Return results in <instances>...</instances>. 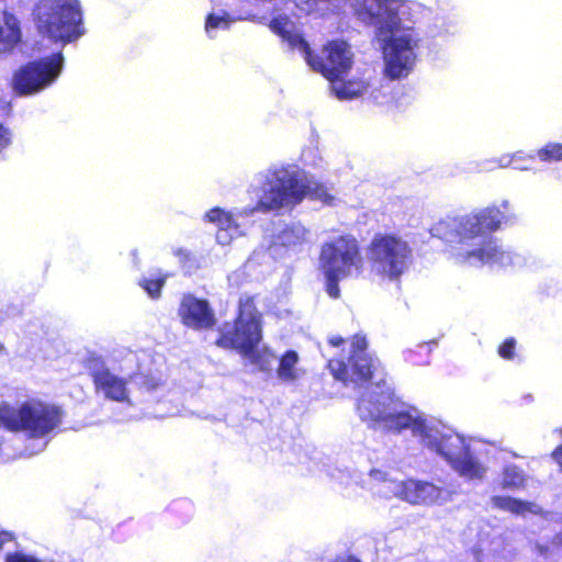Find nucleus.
Instances as JSON below:
<instances>
[{"mask_svg":"<svg viewBox=\"0 0 562 562\" xmlns=\"http://www.w3.org/2000/svg\"><path fill=\"white\" fill-rule=\"evenodd\" d=\"M367 347L366 337L356 335L347 362L339 359L328 361L335 379L364 387L357 403L360 419L374 429L394 432L409 429L423 447L442 458L461 477L483 481L487 467L476 458L470 440L440 420L427 417L402 402L383 379L375 383L369 382L374 376L379 361L368 353Z\"/></svg>","mask_w":562,"mask_h":562,"instance_id":"obj_1","label":"nucleus"},{"mask_svg":"<svg viewBox=\"0 0 562 562\" xmlns=\"http://www.w3.org/2000/svg\"><path fill=\"white\" fill-rule=\"evenodd\" d=\"M255 1L266 4L276 0ZM347 2L357 21L373 29L383 49L385 76L393 80L407 77L416 64V49L422 40L406 23H415L427 9L409 0H306L310 8L328 11L338 10Z\"/></svg>","mask_w":562,"mask_h":562,"instance_id":"obj_2","label":"nucleus"},{"mask_svg":"<svg viewBox=\"0 0 562 562\" xmlns=\"http://www.w3.org/2000/svg\"><path fill=\"white\" fill-rule=\"evenodd\" d=\"M257 199L254 207L226 212L216 206L207 211L203 218L217 227L216 240L227 245L244 234L240 218L251 216L256 211L263 213L291 210L306 196L326 205L334 204L335 195L327 187L308 179L306 171L296 164L278 162L258 172L251 183Z\"/></svg>","mask_w":562,"mask_h":562,"instance_id":"obj_3","label":"nucleus"},{"mask_svg":"<svg viewBox=\"0 0 562 562\" xmlns=\"http://www.w3.org/2000/svg\"><path fill=\"white\" fill-rule=\"evenodd\" d=\"M510 209L508 200L490 205L469 214L448 216L430 228L432 237L457 244L454 258L458 262L472 267L519 268L527 265V259L515 251L497 244L492 233L497 231L506 220Z\"/></svg>","mask_w":562,"mask_h":562,"instance_id":"obj_4","label":"nucleus"},{"mask_svg":"<svg viewBox=\"0 0 562 562\" xmlns=\"http://www.w3.org/2000/svg\"><path fill=\"white\" fill-rule=\"evenodd\" d=\"M40 34L64 45L85 34L79 0H40L33 10Z\"/></svg>","mask_w":562,"mask_h":562,"instance_id":"obj_5","label":"nucleus"},{"mask_svg":"<svg viewBox=\"0 0 562 562\" xmlns=\"http://www.w3.org/2000/svg\"><path fill=\"white\" fill-rule=\"evenodd\" d=\"M319 269L325 277L328 295L337 299L340 294L339 282L357 278L362 272L363 261L357 239L346 235L323 244Z\"/></svg>","mask_w":562,"mask_h":562,"instance_id":"obj_6","label":"nucleus"},{"mask_svg":"<svg viewBox=\"0 0 562 562\" xmlns=\"http://www.w3.org/2000/svg\"><path fill=\"white\" fill-rule=\"evenodd\" d=\"M64 412L55 405L42 401H26L14 407L0 405V426L9 431H25L31 438H45L63 422Z\"/></svg>","mask_w":562,"mask_h":562,"instance_id":"obj_7","label":"nucleus"},{"mask_svg":"<svg viewBox=\"0 0 562 562\" xmlns=\"http://www.w3.org/2000/svg\"><path fill=\"white\" fill-rule=\"evenodd\" d=\"M367 258L373 273L398 281L413 262V249L395 234H376L368 247Z\"/></svg>","mask_w":562,"mask_h":562,"instance_id":"obj_8","label":"nucleus"},{"mask_svg":"<svg viewBox=\"0 0 562 562\" xmlns=\"http://www.w3.org/2000/svg\"><path fill=\"white\" fill-rule=\"evenodd\" d=\"M88 370L97 396L128 405L132 404L128 382L137 385L146 393L155 391L160 384L158 378L142 372L133 373L128 378L122 376L111 370L101 358H91L88 362Z\"/></svg>","mask_w":562,"mask_h":562,"instance_id":"obj_9","label":"nucleus"},{"mask_svg":"<svg viewBox=\"0 0 562 562\" xmlns=\"http://www.w3.org/2000/svg\"><path fill=\"white\" fill-rule=\"evenodd\" d=\"M261 338L260 314L256 310L254 300L249 296L240 297L235 326L222 333L217 339V345L224 348L237 349L245 357L257 361L261 370H270L265 361L255 357L256 347Z\"/></svg>","mask_w":562,"mask_h":562,"instance_id":"obj_10","label":"nucleus"},{"mask_svg":"<svg viewBox=\"0 0 562 562\" xmlns=\"http://www.w3.org/2000/svg\"><path fill=\"white\" fill-rule=\"evenodd\" d=\"M64 55L58 52L20 67L13 75L12 88L19 95H33L50 87L64 69Z\"/></svg>","mask_w":562,"mask_h":562,"instance_id":"obj_11","label":"nucleus"},{"mask_svg":"<svg viewBox=\"0 0 562 562\" xmlns=\"http://www.w3.org/2000/svg\"><path fill=\"white\" fill-rule=\"evenodd\" d=\"M313 64L306 63L312 69L319 71L326 79L342 78L353 64L351 46L341 40L328 42L323 49V56L312 53Z\"/></svg>","mask_w":562,"mask_h":562,"instance_id":"obj_12","label":"nucleus"},{"mask_svg":"<svg viewBox=\"0 0 562 562\" xmlns=\"http://www.w3.org/2000/svg\"><path fill=\"white\" fill-rule=\"evenodd\" d=\"M393 496L415 505H430L442 499V488L429 482L406 480L393 482Z\"/></svg>","mask_w":562,"mask_h":562,"instance_id":"obj_13","label":"nucleus"},{"mask_svg":"<svg viewBox=\"0 0 562 562\" xmlns=\"http://www.w3.org/2000/svg\"><path fill=\"white\" fill-rule=\"evenodd\" d=\"M178 313L182 323L193 329H209L216 322L209 302L192 294L182 297Z\"/></svg>","mask_w":562,"mask_h":562,"instance_id":"obj_14","label":"nucleus"},{"mask_svg":"<svg viewBox=\"0 0 562 562\" xmlns=\"http://www.w3.org/2000/svg\"><path fill=\"white\" fill-rule=\"evenodd\" d=\"M267 24L282 40V43L286 44L289 49L297 50L306 63L313 64L312 49L308 43L296 27V24L288 15L278 14Z\"/></svg>","mask_w":562,"mask_h":562,"instance_id":"obj_15","label":"nucleus"},{"mask_svg":"<svg viewBox=\"0 0 562 562\" xmlns=\"http://www.w3.org/2000/svg\"><path fill=\"white\" fill-rule=\"evenodd\" d=\"M308 241V231L299 222L284 224L272 236L269 252L272 257H282L288 251H295Z\"/></svg>","mask_w":562,"mask_h":562,"instance_id":"obj_16","label":"nucleus"},{"mask_svg":"<svg viewBox=\"0 0 562 562\" xmlns=\"http://www.w3.org/2000/svg\"><path fill=\"white\" fill-rule=\"evenodd\" d=\"M267 18L265 15L256 14L251 11L233 15L225 10H215L209 13L205 18V32L210 38H215L218 31H226L231 25L237 21H248L256 24L266 25Z\"/></svg>","mask_w":562,"mask_h":562,"instance_id":"obj_17","label":"nucleus"},{"mask_svg":"<svg viewBox=\"0 0 562 562\" xmlns=\"http://www.w3.org/2000/svg\"><path fill=\"white\" fill-rule=\"evenodd\" d=\"M22 38L20 21L7 11L3 12V25L0 24V57L10 53Z\"/></svg>","mask_w":562,"mask_h":562,"instance_id":"obj_18","label":"nucleus"},{"mask_svg":"<svg viewBox=\"0 0 562 562\" xmlns=\"http://www.w3.org/2000/svg\"><path fill=\"white\" fill-rule=\"evenodd\" d=\"M331 92L339 100H352L364 95L370 86L364 80L345 81L342 78L328 79Z\"/></svg>","mask_w":562,"mask_h":562,"instance_id":"obj_19","label":"nucleus"},{"mask_svg":"<svg viewBox=\"0 0 562 562\" xmlns=\"http://www.w3.org/2000/svg\"><path fill=\"white\" fill-rule=\"evenodd\" d=\"M492 504L494 507L509 512L515 515L524 516L526 513L539 515L542 509L539 505L532 502L521 501L510 496H493Z\"/></svg>","mask_w":562,"mask_h":562,"instance_id":"obj_20","label":"nucleus"},{"mask_svg":"<svg viewBox=\"0 0 562 562\" xmlns=\"http://www.w3.org/2000/svg\"><path fill=\"white\" fill-rule=\"evenodd\" d=\"M299 355L294 350H288L279 359L277 369L278 378L283 382H294L300 378V369L297 368Z\"/></svg>","mask_w":562,"mask_h":562,"instance_id":"obj_21","label":"nucleus"},{"mask_svg":"<svg viewBox=\"0 0 562 562\" xmlns=\"http://www.w3.org/2000/svg\"><path fill=\"white\" fill-rule=\"evenodd\" d=\"M528 476L514 463L505 464L502 470V486L507 490H520L526 485Z\"/></svg>","mask_w":562,"mask_h":562,"instance_id":"obj_22","label":"nucleus"},{"mask_svg":"<svg viewBox=\"0 0 562 562\" xmlns=\"http://www.w3.org/2000/svg\"><path fill=\"white\" fill-rule=\"evenodd\" d=\"M454 33V25L441 18H436L434 23L427 27V37L431 40L446 41Z\"/></svg>","mask_w":562,"mask_h":562,"instance_id":"obj_23","label":"nucleus"},{"mask_svg":"<svg viewBox=\"0 0 562 562\" xmlns=\"http://www.w3.org/2000/svg\"><path fill=\"white\" fill-rule=\"evenodd\" d=\"M370 477L371 480L382 484L379 492L383 493L385 497L393 496V482H402V480L390 477L389 473L381 470H371Z\"/></svg>","mask_w":562,"mask_h":562,"instance_id":"obj_24","label":"nucleus"},{"mask_svg":"<svg viewBox=\"0 0 562 562\" xmlns=\"http://www.w3.org/2000/svg\"><path fill=\"white\" fill-rule=\"evenodd\" d=\"M139 285L151 299H158L160 296L161 289L165 285V278L143 277L139 280Z\"/></svg>","mask_w":562,"mask_h":562,"instance_id":"obj_25","label":"nucleus"},{"mask_svg":"<svg viewBox=\"0 0 562 562\" xmlns=\"http://www.w3.org/2000/svg\"><path fill=\"white\" fill-rule=\"evenodd\" d=\"M537 156L547 162L562 160V144H548L537 151Z\"/></svg>","mask_w":562,"mask_h":562,"instance_id":"obj_26","label":"nucleus"},{"mask_svg":"<svg viewBox=\"0 0 562 562\" xmlns=\"http://www.w3.org/2000/svg\"><path fill=\"white\" fill-rule=\"evenodd\" d=\"M175 256L179 258L183 269L189 273L195 271L200 267L198 258L187 249L178 248L175 250Z\"/></svg>","mask_w":562,"mask_h":562,"instance_id":"obj_27","label":"nucleus"},{"mask_svg":"<svg viewBox=\"0 0 562 562\" xmlns=\"http://www.w3.org/2000/svg\"><path fill=\"white\" fill-rule=\"evenodd\" d=\"M516 349V340L514 338H507L499 347L498 355L506 360L514 359Z\"/></svg>","mask_w":562,"mask_h":562,"instance_id":"obj_28","label":"nucleus"},{"mask_svg":"<svg viewBox=\"0 0 562 562\" xmlns=\"http://www.w3.org/2000/svg\"><path fill=\"white\" fill-rule=\"evenodd\" d=\"M520 157H521V151H517V153L513 154L512 156L505 155V156H502L497 160V165H498V167L506 168L514 161L515 164H517V166L515 167L516 169H519V170L529 169V167L518 164V159Z\"/></svg>","mask_w":562,"mask_h":562,"instance_id":"obj_29","label":"nucleus"},{"mask_svg":"<svg viewBox=\"0 0 562 562\" xmlns=\"http://www.w3.org/2000/svg\"><path fill=\"white\" fill-rule=\"evenodd\" d=\"M4 562H42L34 555L26 554L22 551L7 553Z\"/></svg>","mask_w":562,"mask_h":562,"instance_id":"obj_30","label":"nucleus"},{"mask_svg":"<svg viewBox=\"0 0 562 562\" xmlns=\"http://www.w3.org/2000/svg\"><path fill=\"white\" fill-rule=\"evenodd\" d=\"M368 85L370 88L367 92H364V95L362 97L374 103H382L385 99V95L382 93L381 89L371 82H368Z\"/></svg>","mask_w":562,"mask_h":562,"instance_id":"obj_31","label":"nucleus"},{"mask_svg":"<svg viewBox=\"0 0 562 562\" xmlns=\"http://www.w3.org/2000/svg\"><path fill=\"white\" fill-rule=\"evenodd\" d=\"M12 143V134L9 128L0 123V156L9 148Z\"/></svg>","mask_w":562,"mask_h":562,"instance_id":"obj_32","label":"nucleus"},{"mask_svg":"<svg viewBox=\"0 0 562 562\" xmlns=\"http://www.w3.org/2000/svg\"><path fill=\"white\" fill-rule=\"evenodd\" d=\"M552 544L557 547H562V531L553 537Z\"/></svg>","mask_w":562,"mask_h":562,"instance_id":"obj_33","label":"nucleus"},{"mask_svg":"<svg viewBox=\"0 0 562 562\" xmlns=\"http://www.w3.org/2000/svg\"><path fill=\"white\" fill-rule=\"evenodd\" d=\"M329 342L334 347H339L344 342V339L341 337H333L329 339Z\"/></svg>","mask_w":562,"mask_h":562,"instance_id":"obj_34","label":"nucleus"},{"mask_svg":"<svg viewBox=\"0 0 562 562\" xmlns=\"http://www.w3.org/2000/svg\"><path fill=\"white\" fill-rule=\"evenodd\" d=\"M435 344H436V341H434V340L430 341V342H424V344L419 345V348L422 350H427V352H429L430 351V346L435 345Z\"/></svg>","mask_w":562,"mask_h":562,"instance_id":"obj_35","label":"nucleus"},{"mask_svg":"<svg viewBox=\"0 0 562 562\" xmlns=\"http://www.w3.org/2000/svg\"><path fill=\"white\" fill-rule=\"evenodd\" d=\"M530 159V160H533L535 159V155L533 154H530V155H525L522 151H521V157L518 159V162H522L524 159Z\"/></svg>","mask_w":562,"mask_h":562,"instance_id":"obj_36","label":"nucleus"},{"mask_svg":"<svg viewBox=\"0 0 562 562\" xmlns=\"http://www.w3.org/2000/svg\"><path fill=\"white\" fill-rule=\"evenodd\" d=\"M45 447H46V442H43V443H41V446H40L37 451H30L27 454L29 456H33V454L37 453L38 451L44 450Z\"/></svg>","mask_w":562,"mask_h":562,"instance_id":"obj_37","label":"nucleus"},{"mask_svg":"<svg viewBox=\"0 0 562 562\" xmlns=\"http://www.w3.org/2000/svg\"><path fill=\"white\" fill-rule=\"evenodd\" d=\"M537 549H538L539 553L542 555H544L547 553V548L541 544H537Z\"/></svg>","mask_w":562,"mask_h":562,"instance_id":"obj_38","label":"nucleus"},{"mask_svg":"<svg viewBox=\"0 0 562 562\" xmlns=\"http://www.w3.org/2000/svg\"><path fill=\"white\" fill-rule=\"evenodd\" d=\"M345 562H361V561L355 557H348Z\"/></svg>","mask_w":562,"mask_h":562,"instance_id":"obj_39","label":"nucleus"}]
</instances>
